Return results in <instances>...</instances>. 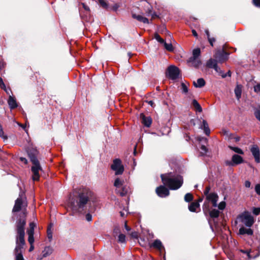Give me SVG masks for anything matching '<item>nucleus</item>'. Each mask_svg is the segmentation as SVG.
Wrapping results in <instances>:
<instances>
[{"instance_id": "nucleus-1", "label": "nucleus", "mask_w": 260, "mask_h": 260, "mask_svg": "<svg viewBox=\"0 0 260 260\" xmlns=\"http://www.w3.org/2000/svg\"><path fill=\"white\" fill-rule=\"evenodd\" d=\"M25 223L26 221L24 219H20L16 223V245L14 250L15 260H25L22 254V249L25 245L24 227Z\"/></svg>"}, {"instance_id": "nucleus-2", "label": "nucleus", "mask_w": 260, "mask_h": 260, "mask_svg": "<svg viewBox=\"0 0 260 260\" xmlns=\"http://www.w3.org/2000/svg\"><path fill=\"white\" fill-rule=\"evenodd\" d=\"M92 195V192L88 188H83L79 192V201L70 196L68 201V207L74 212H81Z\"/></svg>"}, {"instance_id": "nucleus-3", "label": "nucleus", "mask_w": 260, "mask_h": 260, "mask_svg": "<svg viewBox=\"0 0 260 260\" xmlns=\"http://www.w3.org/2000/svg\"><path fill=\"white\" fill-rule=\"evenodd\" d=\"M161 178L164 185L171 189H177L182 185L183 178L180 175H173L171 174H162Z\"/></svg>"}, {"instance_id": "nucleus-4", "label": "nucleus", "mask_w": 260, "mask_h": 260, "mask_svg": "<svg viewBox=\"0 0 260 260\" xmlns=\"http://www.w3.org/2000/svg\"><path fill=\"white\" fill-rule=\"evenodd\" d=\"M218 200V196L215 192H210L209 194H208L206 197V201L203 205L204 211H209V208L207 206V204L211 203L213 207L218 208L219 210L222 211L226 206V203L224 201H222L218 205H217V201Z\"/></svg>"}, {"instance_id": "nucleus-5", "label": "nucleus", "mask_w": 260, "mask_h": 260, "mask_svg": "<svg viewBox=\"0 0 260 260\" xmlns=\"http://www.w3.org/2000/svg\"><path fill=\"white\" fill-rule=\"evenodd\" d=\"M29 157L32 163L31 171L32 173V179L34 181H38L40 177V172L42 170V168L39 161L35 156L29 154Z\"/></svg>"}, {"instance_id": "nucleus-6", "label": "nucleus", "mask_w": 260, "mask_h": 260, "mask_svg": "<svg viewBox=\"0 0 260 260\" xmlns=\"http://www.w3.org/2000/svg\"><path fill=\"white\" fill-rule=\"evenodd\" d=\"M239 218H240L241 222L248 227H251L254 222L253 217L248 211H245L242 213L239 216Z\"/></svg>"}, {"instance_id": "nucleus-7", "label": "nucleus", "mask_w": 260, "mask_h": 260, "mask_svg": "<svg viewBox=\"0 0 260 260\" xmlns=\"http://www.w3.org/2000/svg\"><path fill=\"white\" fill-rule=\"evenodd\" d=\"M111 169L115 171V175L122 174L124 171L123 166L121 164V161L119 159H115L111 165Z\"/></svg>"}, {"instance_id": "nucleus-8", "label": "nucleus", "mask_w": 260, "mask_h": 260, "mask_svg": "<svg viewBox=\"0 0 260 260\" xmlns=\"http://www.w3.org/2000/svg\"><path fill=\"white\" fill-rule=\"evenodd\" d=\"M166 75L169 78L172 80L176 79L179 77V70L175 66H171L168 67Z\"/></svg>"}, {"instance_id": "nucleus-9", "label": "nucleus", "mask_w": 260, "mask_h": 260, "mask_svg": "<svg viewBox=\"0 0 260 260\" xmlns=\"http://www.w3.org/2000/svg\"><path fill=\"white\" fill-rule=\"evenodd\" d=\"M113 236L115 237L116 236L118 237L117 241L118 242L121 243H125V236L120 233V230L119 227L116 226L114 228L113 230Z\"/></svg>"}, {"instance_id": "nucleus-10", "label": "nucleus", "mask_w": 260, "mask_h": 260, "mask_svg": "<svg viewBox=\"0 0 260 260\" xmlns=\"http://www.w3.org/2000/svg\"><path fill=\"white\" fill-rule=\"evenodd\" d=\"M214 57L217 60V63H222L228 59V54L223 51H217L214 55Z\"/></svg>"}, {"instance_id": "nucleus-11", "label": "nucleus", "mask_w": 260, "mask_h": 260, "mask_svg": "<svg viewBox=\"0 0 260 260\" xmlns=\"http://www.w3.org/2000/svg\"><path fill=\"white\" fill-rule=\"evenodd\" d=\"M156 192L157 194L161 198L167 197L169 194V190L165 186L162 185L156 188Z\"/></svg>"}, {"instance_id": "nucleus-12", "label": "nucleus", "mask_w": 260, "mask_h": 260, "mask_svg": "<svg viewBox=\"0 0 260 260\" xmlns=\"http://www.w3.org/2000/svg\"><path fill=\"white\" fill-rule=\"evenodd\" d=\"M250 151L255 159V161L257 163H259L260 162V152L258 147L256 145H253L251 148Z\"/></svg>"}, {"instance_id": "nucleus-13", "label": "nucleus", "mask_w": 260, "mask_h": 260, "mask_svg": "<svg viewBox=\"0 0 260 260\" xmlns=\"http://www.w3.org/2000/svg\"><path fill=\"white\" fill-rule=\"evenodd\" d=\"M187 62L190 64V66L194 68H198L202 64L200 57H190Z\"/></svg>"}, {"instance_id": "nucleus-14", "label": "nucleus", "mask_w": 260, "mask_h": 260, "mask_svg": "<svg viewBox=\"0 0 260 260\" xmlns=\"http://www.w3.org/2000/svg\"><path fill=\"white\" fill-rule=\"evenodd\" d=\"M22 193L20 194L19 198H18L15 201V205L13 209V212H18L21 209V206L22 205V201L21 196Z\"/></svg>"}, {"instance_id": "nucleus-15", "label": "nucleus", "mask_w": 260, "mask_h": 260, "mask_svg": "<svg viewBox=\"0 0 260 260\" xmlns=\"http://www.w3.org/2000/svg\"><path fill=\"white\" fill-rule=\"evenodd\" d=\"M232 162L229 164V165H238L242 163L243 162V159L241 156L237 154H234L232 156Z\"/></svg>"}, {"instance_id": "nucleus-16", "label": "nucleus", "mask_w": 260, "mask_h": 260, "mask_svg": "<svg viewBox=\"0 0 260 260\" xmlns=\"http://www.w3.org/2000/svg\"><path fill=\"white\" fill-rule=\"evenodd\" d=\"M140 117L142 119V122L145 126L149 127L151 125L152 119L150 117H146L144 114H141Z\"/></svg>"}, {"instance_id": "nucleus-17", "label": "nucleus", "mask_w": 260, "mask_h": 260, "mask_svg": "<svg viewBox=\"0 0 260 260\" xmlns=\"http://www.w3.org/2000/svg\"><path fill=\"white\" fill-rule=\"evenodd\" d=\"M217 60L215 59H210L206 62V66L209 68H212L214 70L217 69Z\"/></svg>"}, {"instance_id": "nucleus-18", "label": "nucleus", "mask_w": 260, "mask_h": 260, "mask_svg": "<svg viewBox=\"0 0 260 260\" xmlns=\"http://www.w3.org/2000/svg\"><path fill=\"white\" fill-rule=\"evenodd\" d=\"M200 208V204L198 202H193L188 206V209L191 212H197V210Z\"/></svg>"}, {"instance_id": "nucleus-19", "label": "nucleus", "mask_w": 260, "mask_h": 260, "mask_svg": "<svg viewBox=\"0 0 260 260\" xmlns=\"http://www.w3.org/2000/svg\"><path fill=\"white\" fill-rule=\"evenodd\" d=\"M239 233L240 235L247 234L248 235H252L253 234V231L251 229H246L243 226L240 228Z\"/></svg>"}, {"instance_id": "nucleus-20", "label": "nucleus", "mask_w": 260, "mask_h": 260, "mask_svg": "<svg viewBox=\"0 0 260 260\" xmlns=\"http://www.w3.org/2000/svg\"><path fill=\"white\" fill-rule=\"evenodd\" d=\"M8 103L11 109H14L17 107L15 99L11 95L9 96Z\"/></svg>"}, {"instance_id": "nucleus-21", "label": "nucleus", "mask_w": 260, "mask_h": 260, "mask_svg": "<svg viewBox=\"0 0 260 260\" xmlns=\"http://www.w3.org/2000/svg\"><path fill=\"white\" fill-rule=\"evenodd\" d=\"M206 212H209V215L211 218H217L220 213V211L218 210H217L216 209H213L211 210H210L209 211H205Z\"/></svg>"}, {"instance_id": "nucleus-22", "label": "nucleus", "mask_w": 260, "mask_h": 260, "mask_svg": "<svg viewBox=\"0 0 260 260\" xmlns=\"http://www.w3.org/2000/svg\"><path fill=\"white\" fill-rule=\"evenodd\" d=\"M129 187L126 185H123L120 189H118L117 192L120 194L121 196H125L129 191Z\"/></svg>"}, {"instance_id": "nucleus-23", "label": "nucleus", "mask_w": 260, "mask_h": 260, "mask_svg": "<svg viewBox=\"0 0 260 260\" xmlns=\"http://www.w3.org/2000/svg\"><path fill=\"white\" fill-rule=\"evenodd\" d=\"M193 85L197 88H201L205 85V81L203 78H199L197 81H193Z\"/></svg>"}, {"instance_id": "nucleus-24", "label": "nucleus", "mask_w": 260, "mask_h": 260, "mask_svg": "<svg viewBox=\"0 0 260 260\" xmlns=\"http://www.w3.org/2000/svg\"><path fill=\"white\" fill-rule=\"evenodd\" d=\"M53 249L52 247H51L50 246L46 247L44 248V250L42 251L43 257H46L50 255V254H52V253L53 252Z\"/></svg>"}, {"instance_id": "nucleus-25", "label": "nucleus", "mask_w": 260, "mask_h": 260, "mask_svg": "<svg viewBox=\"0 0 260 260\" xmlns=\"http://www.w3.org/2000/svg\"><path fill=\"white\" fill-rule=\"evenodd\" d=\"M151 247H153L159 250H161L163 249V246L161 241L159 240H155L154 242L151 245Z\"/></svg>"}, {"instance_id": "nucleus-26", "label": "nucleus", "mask_w": 260, "mask_h": 260, "mask_svg": "<svg viewBox=\"0 0 260 260\" xmlns=\"http://www.w3.org/2000/svg\"><path fill=\"white\" fill-rule=\"evenodd\" d=\"M133 17L139 21L143 22L144 23H149L148 19L140 15L133 14Z\"/></svg>"}, {"instance_id": "nucleus-27", "label": "nucleus", "mask_w": 260, "mask_h": 260, "mask_svg": "<svg viewBox=\"0 0 260 260\" xmlns=\"http://www.w3.org/2000/svg\"><path fill=\"white\" fill-rule=\"evenodd\" d=\"M191 105L196 111L199 112H201L202 111V108L197 100H193L192 102Z\"/></svg>"}, {"instance_id": "nucleus-28", "label": "nucleus", "mask_w": 260, "mask_h": 260, "mask_svg": "<svg viewBox=\"0 0 260 260\" xmlns=\"http://www.w3.org/2000/svg\"><path fill=\"white\" fill-rule=\"evenodd\" d=\"M242 86L237 85L235 89V93L238 100H239L241 96Z\"/></svg>"}, {"instance_id": "nucleus-29", "label": "nucleus", "mask_w": 260, "mask_h": 260, "mask_svg": "<svg viewBox=\"0 0 260 260\" xmlns=\"http://www.w3.org/2000/svg\"><path fill=\"white\" fill-rule=\"evenodd\" d=\"M114 185L116 187V191H117L118 189H120L123 186V181L117 178L114 182Z\"/></svg>"}, {"instance_id": "nucleus-30", "label": "nucleus", "mask_w": 260, "mask_h": 260, "mask_svg": "<svg viewBox=\"0 0 260 260\" xmlns=\"http://www.w3.org/2000/svg\"><path fill=\"white\" fill-rule=\"evenodd\" d=\"M201 128H203L204 130L205 133L208 135L210 134V129L208 126V124L207 121L205 120L203 121V125L201 126Z\"/></svg>"}, {"instance_id": "nucleus-31", "label": "nucleus", "mask_w": 260, "mask_h": 260, "mask_svg": "<svg viewBox=\"0 0 260 260\" xmlns=\"http://www.w3.org/2000/svg\"><path fill=\"white\" fill-rule=\"evenodd\" d=\"M229 147L231 150H232L233 151L235 152L236 153H237L240 154H243L244 153L243 150L238 147H233V146H229Z\"/></svg>"}, {"instance_id": "nucleus-32", "label": "nucleus", "mask_w": 260, "mask_h": 260, "mask_svg": "<svg viewBox=\"0 0 260 260\" xmlns=\"http://www.w3.org/2000/svg\"><path fill=\"white\" fill-rule=\"evenodd\" d=\"M27 233L28 235V241L29 244H33L34 242V233H31V232H27Z\"/></svg>"}, {"instance_id": "nucleus-33", "label": "nucleus", "mask_w": 260, "mask_h": 260, "mask_svg": "<svg viewBox=\"0 0 260 260\" xmlns=\"http://www.w3.org/2000/svg\"><path fill=\"white\" fill-rule=\"evenodd\" d=\"M201 54V50L199 48L194 49L192 51V57H199Z\"/></svg>"}, {"instance_id": "nucleus-34", "label": "nucleus", "mask_w": 260, "mask_h": 260, "mask_svg": "<svg viewBox=\"0 0 260 260\" xmlns=\"http://www.w3.org/2000/svg\"><path fill=\"white\" fill-rule=\"evenodd\" d=\"M164 45L166 49H167L169 51H172L173 50V47L171 43H167L166 42L164 43Z\"/></svg>"}, {"instance_id": "nucleus-35", "label": "nucleus", "mask_w": 260, "mask_h": 260, "mask_svg": "<svg viewBox=\"0 0 260 260\" xmlns=\"http://www.w3.org/2000/svg\"><path fill=\"white\" fill-rule=\"evenodd\" d=\"M192 199H193L192 195L190 193H186L184 197V200L187 202H189L192 201Z\"/></svg>"}, {"instance_id": "nucleus-36", "label": "nucleus", "mask_w": 260, "mask_h": 260, "mask_svg": "<svg viewBox=\"0 0 260 260\" xmlns=\"http://www.w3.org/2000/svg\"><path fill=\"white\" fill-rule=\"evenodd\" d=\"M181 86L182 91L183 93H186L188 92V87H187V86L186 85V84L184 83H182Z\"/></svg>"}, {"instance_id": "nucleus-37", "label": "nucleus", "mask_w": 260, "mask_h": 260, "mask_svg": "<svg viewBox=\"0 0 260 260\" xmlns=\"http://www.w3.org/2000/svg\"><path fill=\"white\" fill-rule=\"evenodd\" d=\"M154 38L159 43L164 44V40L160 37V36L157 34H155L154 35Z\"/></svg>"}, {"instance_id": "nucleus-38", "label": "nucleus", "mask_w": 260, "mask_h": 260, "mask_svg": "<svg viewBox=\"0 0 260 260\" xmlns=\"http://www.w3.org/2000/svg\"><path fill=\"white\" fill-rule=\"evenodd\" d=\"M51 228V227H49L47 230V237L49 241H51L52 238V233Z\"/></svg>"}, {"instance_id": "nucleus-39", "label": "nucleus", "mask_w": 260, "mask_h": 260, "mask_svg": "<svg viewBox=\"0 0 260 260\" xmlns=\"http://www.w3.org/2000/svg\"><path fill=\"white\" fill-rule=\"evenodd\" d=\"M36 226V224L34 222H31L29 223V228L27 230V232H31V233H34V229Z\"/></svg>"}, {"instance_id": "nucleus-40", "label": "nucleus", "mask_w": 260, "mask_h": 260, "mask_svg": "<svg viewBox=\"0 0 260 260\" xmlns=\"http://www.w3.org/2000/svg\"><path fill=\"white\" fill-rule=\"evenodd\" d=\"M241 251L243 252V253H247V256L249 258H255L256 257V256H257L258 255H255V256H253L252 255L250 254V251H245L244 250H242Z\"/></svg>"}, {"instance_id": "nucleus-41", "label": "nucleus", "mask_w": 260, "mask_h": 260, "mask_svg": "<svg viewBox=\"0 0 260 260\" xmlns=\"http://www.w3.org/2000/svg\"><path fill=\"white\" fill-rule=\"evenodd\" d=\"M201 154L202 155H204L206 154V153L207 152V149L206 148V147L205 146L202 145L201 147Z\"/></svg>"}, {"instance_id": "nucleus-42", "label": "nucleus", "mask_w": 260, "mask_h": 260, "mask_svg": "<svg viewBox=\"0 0 260 260\" xmlns=\"http://www.w3.org/2000/svg\"><path fill=\"white\" fill-rule=\"evenodd\" d=\"M254 114L256 118L258 120H260V106L255 111Z\"/></svg>"}, {"instance_id": "nucleus-43", "label": "nucleus", "mask_w": 260, "mask_h": 260, "mask_svg": "<svg viewBox=\"0 0 260 260\" xmlns=\"http://www.w3.org/2000/svg\"><path fill=\"white\" fill-rule=\"evenodd\" d=\"M254 88V91L257 93H260V83L259 84H257L256 85H255L253 87Z\"/></svg>"}, {"instance_id": "nucleus-44", "label": "nucleus", "mask_w": 260, "mask_h": 260, "mask_svg": "<svg viewBox=\"0 0 260 260\" xmlns=\"http://www.w3.org/2000/svg\"><path fill=\"white\" fill-rule=\"evenodd\" d=\"M215 71L218 73L220 76H221L222 77H225V75H223V72L220 70V69L217 66V69L215 70Z\"/></svg>"}, {"instance_id": "nucleus-45", "label": "nucleus", "mask_w": 260, "mask_h": 260, "mask_svg": "<svg viewBox=\"0 0 260 260\" xmlns=\"http://www.w3.org/2000/svg\"><path fill=\"white\" fill-rule=\"evenodd\" d=\"M252 212L255 215H258L260 213V208H253Z\"/></svg>"}, {"instance_id": "nucleus-46", "label": "nucleus", "mask_w": 260, "mask_h": 260, "mask_svg": "<svg viewBox=\"0 0 260 260\" xmlns=\"http://www.w3.org/2000/svg\"><path fill=\"white\" fill-rule=\"evenodd\" d=\"M252 3L255 7L260 8V0H252Z\"/></svg>"}, {"instance_id": "nucleus-47", "label": "nucleus", "mask_w": 260, "mask_h": 260, "mask_svg": "<svg viewBox=\"0 0 260 260\" xmlns=\"http://www.w3.org/2000/svg\"><path fill=\"white\" fill-rule=\"evenodd\" d=\"M255 190L258 194L260 195V184L255 185Z\"/></svg>"}, {"instance_id": "nucleus-48", "label": "nucleus", "mask_w": 260, "mask_h": 260, "mask_svg": "<svg viewBox=\"0 0 260 260\" xmlns=\"http://www.w3.org/2000/svg\"><path fill=\"white\" fill-rule=\"evenodd\" d=\"M208 40L210 44V45L213 46V43L215 41V39L214 38H210V37L208 38Z\"/></svg>"}, {"instance_id": "nucleus-49", "label": "nucleus", "mask_w": 260, "mask_h": 260, "mask_svg": "<svg viewBox=\"0 0 260 260\" xmlns=\"http://www.w3.org/2000/svg\"><path fill=\"white\" fill-rule=\"evenodd\" d=\"M210 190V188L209 186H207V187H206V189H205V190L204 191V194L206 196V197L208 194H209L210 193V192H209Z\"/></svg>"}, {"instance_id": "nucleus-50", "label": "nucleus", "mask_w": 260, "mask_h": 260, "mask_svg": "<svg viewBox=\"0 0 260 260\" xmlns=\"http://www.w3.org/2000/svg\"><path fill=\"white\" fill-rule=\"evenodd\" d=\"M100 4L104 8H106L107 6L106 2L104 0H100Z\"/></svg>"}, {"instance_id": "nucleus-51", "label": "nucleus", "mask_w": 260, "mask_h": 260, "mask_svg": "<svg viewBox=\"0 0 260 260\" xmlns=\"http://www.w3.org/2000/svg\"><path fill=\"white\" fill-rule=\"evenodd\" d=\"M86 219L88 221H90L92 220V216L90 214L88 213L86 215Z\"/></svg>"}, {"instance_id": "nucleus-52", "label": "nucleus", "mask_w": 260, "mask_h": 260, "mask_svg": "<svg viewBox=\"0 0 260 260\" xmlns=\"http://www.w3.org/2000/svg\"><path fill=\"white\" fill-rule=\"evenodd\" d=\"M120 214L121 217H124L127 214V212L126 210H124L120 212Z\"/></svg>"}, {"instance_id": "nucleus-53", "label": "nucleus", "mask_w": 260, "mask_h": 260, "mask_svg": "<svg viewBox=\"0 0 260 260\" xmlns=\"http://www.w3.org/2000/svg\"><path fill=\"white\" fill-rule=\"evenodd\" d=\"M5 84L4 83L3 79L1 77H0V87L2 88H5Z\"/></svg>"}, {"instance_id": "nucleus-54", "label": "nucleus", "mask_w": 260, "mask_h": 260, "mask_svg": "<svg viewBox=\"0 0 260 260\" xmlns=\"http://www.w3.org/2000/svg\"><path fill=\"white\" fill-rule=\"evenodd\" d=\"M3 89L5 90V91L6 92V93L10 95V93H11V91L10 89H7L6 88V87L5 86V88H3Z\"/></svg>"}, {"instance_id": "nucleus-55", "label": "nucleus", "mask_w": 260, "mask_h": 260, "mask_svg": "<svg viewBox=\"0 0 260 260\" xmlns=\"http://www.w3.org/2000/svg\"><path fill=\"white\" fill-rule=\"evenodd\" d=\"M250 185H251V183L249 181H245V186L246 187H247V188L250 187Z\"/></svg>"}, {"instance_id": "nucleus-56", "label": "nucleus", "mask_w": 260, "mask_h": 260, "mask_svg": "<svg viewBox=\"0 0 260 260\" xmlns=\"http://www.w3.org/2000/svg\"><path fill=\"white\" fill-rule=\"evenodd\" d=\"M30 246L29 249V251H32L34 249V246L33 245V244H30Z\"/></svg>"}, {"instance_id": "nucleus-57", "label": "nucleus", "mask_w": 260, "mask_h": 260, "mask_svg": "<svg viewBox=\"0 0 260 260\" xmlns=\"http://www.w3.org/2000/svg\"><path fill=\"white\" fill-rule=\"evenodd\" d=\"M192 35L196 37H198V34H197V32H196V31L194 29L192 30Z\"/></svg>"}, {"instance_id": "nucleus-58", "label": "nucleus", "mask_w": 260, "mask_h": 260, "mask_svg": "<svg viewBox=\"0 0 260 260\" xmlns=\"http://www.w3.org/2000/svg\"><path fill=\"white\" fill-rule=\"evenodd\" d=\"M148 103L149 105H150L151 107H154V103L152 101H150L148 102Z\"/></svg>"}, {"instance_id": "nucleus-59", "label": "nucleus", "mask_w": 260, "mask_h": 260, "mask_svg": "<svg viewBox=\"0 0 260 260\" xmlns=\"http://www.w3.org/2000/svg\"><path fill=\"white\" fill-rule=\"evenodd\" d=\"M205 33L207 35V38L210 37V34L208 29H207L205 30Z\"/></svg>"}, {"instance_id": "nucleus-60", "label": "nucleus", "mask_w": 260, "mask_h": 260, "mask_svg": "<svg viewBox=\"0 0 260 260\" xmlns=\"http://www.w3.org/2000/svg\"><path fill=\"white\" fill-rule=\"evenodd\" d=\"M124 226H125V228L126 230V231H130L131 229L128 226H127L126 222L125 223Z\"/></svg>"}, {"instance_id": "nucleus-61", "label": "nucleus", "mask_w": 260, "mask_h": 260, "mask_svg": "<svg viewBox=\"0 0 260 260\" xmlns=\"http://www.w3.org/2000/svg\"><path fill=\"white\" fill-rule=\"evenodd\" d=\"M21 160L22 161H23L25 164H27V159L26 158L21 157Z\"/></svg>"}, {"instance_id": "nucleus-62", "label": "nucleus", "mask_w": 260, "mask_h": 260, "mask_svg": "<svg viewBox=\"0 0 260 260\" xmlns=\"http://www.w3.org/2000/svg\"><path fill=\"white\" fill-rule=\"evenodd\" d=\"M132 237L136 238V237H137V235L136 233H132Z\"/></svg>"}, {"instance_id": "nucleus-63", "label": "nucleus", "mask_w": 260, "mask_h": 260, "mask_svg": "<svg viewBox=\"0 0 260 260\" xmlns=\"http://www.w3.org/2000/svg\"><path fill=\"white\" fill-rule=\"evenodd\" d=\"M190 123H191V124H192L193 125H195V122H194V120H193V119H191V120H190Z\"/></svg>"}, {"instance_id": "nucleus-64", "label": "nucleus", "mask_w": 260, "mask_h": 260, "mask_svg": "<svg viewBox=\"0 0 260 260\" xmlns=\"http://www.w3.org/2000/svg\"><path fill=\"white\" fill-rule=\"evenodd\" d=\"M139 243H140V244L142 246H146V244H145V243H141V242H139Z\"/></svg>"}]
</instances>
